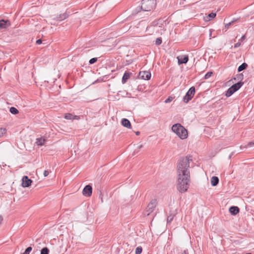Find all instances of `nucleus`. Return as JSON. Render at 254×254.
I'll return each mask as SVG.
<instances>
[{"mask_svg":"<svg viewBox=\"0 0 254 254\" xmlns=\"http://www.w3.org/2000/svg\"><path fill=\"white\" fill-rule=\"evenodd\" d=\"M92 192V187L90 185L86 186L83 190L82 193L84 196H90Z\"/></svg>","mask_w":254,"mask_h":254,"instance_id":"obj_8","label":"nucleus"},{"mask_svg":"<svg viewBox=\"0 0 254 254\" xmlns=\"http://www.w3.org/2000/svg\"><path fill=\"white\" fill-rule=\"evenodd\" d=\"M193 157L187 155L179 160L177 166V188L181 193L187 191L190 183V168Z\"/></svg>","mask_w":254,"mask_h":254,"instance_id":"obj_1","label":"nucleus"},{"mask_svg":"<svg viewBox=\"0 0 254 254\" xmlns=\"http://www.w3.org/2000/svg\"><path fill=\"white\" fill-rule=\"evenodd\" d=\"M142 252V248L141 247H137L135 250L136 254H140Z\"/></svg>","mask_w":254,"mask_h":254,"instance_id":"obj_23","label":"nucleus"},{"mask_svg":"<svg viewBox=\"0 0 254 254\" xmlns=\"http://www.w3.org/2000/svg\"><path fill=\"white\" fill-rule=\"evenodd\" d=\"M66 17H67L66 14L65 13H64L60 14L59 15H58L57 16V17L56 18V19L57 20H63L65 19Z\"/></svg>","mask_w":254,"mask_h":254,"instance_id":"obj_17","label":"nucleus"},{"mask_svg":"<svg viewBox=\"0 0 254 254\" xmlns=\"http://www.w3.org/2000/svg\"><path fill=\"white\" fill-rule=\"evenodd\" d=\"M174 216L175 215L169 216L167 218L168 222H171L173 220Z\"/></svg>","mask_w":254,"mask_h":254,"instance_id":"obj_27","label":"nucleus"},{"mask_svg":"<svg viewBox=\"0 0 254 254\" xmlns=\"http://www.w3.org/2000/svg\"><path fill=\"white\" fill-rule=\"evenodd\" d=\"M49 251L47 248H44L41 251V254H49Z\"/></svg>","mask_w":254,"mask_h":254,"instance_id":"obj_20","label":"nucleus"},{"mask_svg":"<svg viewBox=\"0 0 254 254\" xmlns=\"http://www.w3.org/2000/svg\"><path fill=\"white\" fill-rule=\"evenodd\" d=\"M195 93V88L191 87L190 88L188 92L186 93V96L184 97V101L185 103H188L193 96Z\"/></svg>","mask_w":254,"mask_h":254,"instance_id":"obj_6","label":"nucleus"},{"mask_svg":"<svg viewBox=\"0 0 254 254\" xmlns=\"http://www.w3.org/2000/svg\"><path fill=\"white\" fill-rule=\"evenodd\" d=\"M135 134H136L137 135H138L140 134V132H139V131H136V132H135Z\"/></svg>","mask_w":254,"mask_h":254,"instance_id":"obj_39","label":"nucleus"},{"mask_svg":"<svg viewBox=\"0 0 254 254\" xmlns=\"http://www.w3.org/2000/svg\"><path fill=\"white\" fill-rule=\"evenodd\" d=\"M243 82H239L237 83L234 84L231 87H230L226 92V96L227 97H230L234 92L239 90L241 86L243 85Z\"/></svg>","mask_w":254,"mask_h":254,"instance_id":"obj_4","label":"nucleus"},{"mask_svg":"<svg viewBox=\"0 0 254 254\" xmlns=\"http://www.w3.org/2000/svg\"><path fill=\"white\" fill-rule=\"evenodd\" d=\"M216 13L212 12L209 14L206 17H204V20L205 21H208L214 18L216 16Z\"/></svg>","mask_w":254,"mask_h":254,"instance_id":"obj_16","label":"nucleus"},{"mask_svg":"<svg viewBox=\"0 0 254 254\" xmlns=\"http://www.w3.org/2000/svg\"><path fill=\"white\" fill-rule=\"evenodd\" d=\"M156 204V200L153 199L151 200L146 208L145 211L144 212V215L148 216L151 213H152L154 211Z\"/></svg>","mask_w":254,"mask_h":254,"instance_id":"obj_5","label":"nucleus"},{"mask_svg":"<svg viewBox=\"0 0 254 254\" xmlns=\"http://www.w3.org/2000/svg\"><path fill=\"white\" fill-rule=\"evenodd\" d=\"M46 139L43 137H40L36 139L35 143L38 146L44 145L46 142Z\"/></svg>","mask_w":254,"mask_h":254,"instance_id":"obj_14","label":"nucleus"},{"mask_svg":"<svg viewBox=\"0 0 254 254\" xmlns=\"http://www.w3.org/2000/svg\"><path fill=\"white\" fill-rule=\"evenodd\" d=\"M142 147V145H140L138 147L141 148Z\"/></svg>","mask_w":254,"mask_h":254,"instance_id":"obj_40","label":"nucleus"},{"mask_svg":"<svg viewBox=\"0 0 254 254\" xmlns=\"http://www.w3.org/2000/svg\"><path fill=\"white\" fill-rule=\"evenodd\" d=\"M3 221V217L1 215H0V225L1 224Z\"/></svg>","mask_w":254,"mask_h":254,"instance_id":"obj_35","label":"nucleus"},{"mask_svg":"<svg viewBox=\"0 0 254 254\" xmlns=\"http://www.w3.org/2000/svg\"><path fill=\"white\" fill-rule=\"evenodd\" d=\"M172 131L181 139H185L188 136V130L180 124H176L172 127Z\"/></svg>","mask_w":254,"mask_h":254,"instance_id":"obj_2","label":"nucleus"},{"mask_svg":"<svg viewBox=\"0 0 254 254\" xmlns=\"http://www.w3.org/2000/svg\"><path fill=\"white\" fill-rule=\"evenodd\" d=\"M49 173L48 172V171H47V170H45L44 172V177H47L48 176V175H49Z\"/></svg>","mask_w":254,"mask_h":254,"instance_id":"obj_30","label":"nucleus"},{"mask_svg":"<svg viewBox=\"0 0 254 254\" xmlns=\"http://www.w3.org/2000/svg\"><path fill=\"white\" fill-rule=\"evenodd\" d=\"M36 43L37 44H40L42 43V40L41 39H38L36 41Z\"/></svg>","mask_w":254,"mask_h":254,"instance_id":"obj_33","label":"nucleus"},{"mask_svg":"<svg viewBox=\"0 0 254 254\" xmlns=\"http://www.w3.org/2000/svg\"><path fill=\"white\" fill-rule=\"evenodd\" d=\"M64 118L67 120H71L72 119V115L70 114H67L65 115Z\"/></svg>","mask_w":254,"mask_h":254,"instance_id":"obj_26","label":"nucleus"},{"mask_svg":"<svg viewBox=\"0 0 254 254\" xmlns=\"http://www.w3.org/2000/svg\"><path fill=\"white\" fill-rule=\"evenodd\" d=\"M213 74V72H211V71H210V72H208L205 75V76H204V78L205 79H207L208 78H209L210 77H211L212 76V75Z\"/></svg>","mask_w":254,"mask_h":254,"instance_id":"obj_22","label":"nucleus"},{"mask_svg":"<svg viewBox=\"0 0 254 254\" xmlns=\"http://www.w3.org/2000/svg\"><path fill=\"white\" fill-rule=\"evenodd\" d=\"M247 66H248V65L247 64L243 63V64H242L241 65H240L238 67V71L240 72V71L243 70L244 69H246V67H247Z\"/></svg>","mask_w":254,"mask_h":254,"instance_id":"obj_18","label":"nucleus"},{"mask_svg":"<svg viewBox=\"0 0 254 254\" xmlns=\"http://www.w3.org/2000/svg\"><path fill=\"white\" fill-rule=\"evenodd\" d=\"M131 74V73L128 72H126L124 73V74L123 76V78H122L123 83H125L127 82V80L129 78Z\"/></svg>","mask_w":254,"mask_h":254,"instance_id":"obj_15","label":"nucleus"},{"mask_svg":"<svg viewBox=\"0 0 254 254\" xmlns=\"http://www.w3.org/2000/svg\"><path fill=\"white\" fill-rule=\"evenodd\" d=\"M252 254L249 253V254Z\"/></svg>","mask_w":254,"mask_h":254,"instance_id":"obj_41","label":"nucleus"},{"mask_svg":"<svg viewBox=\"0 0 254 254\" xmlns=\"http://www.w3.org/2000/svg\"><path fill=\"white\" fill-rule=\"evenodd\" d=\"M211 34H212V30H209V37H210L211 36Z\"/></svg>","mask_w":254,"mask_h":254,"instance_id":"obj_38","label":"nucleus"},{"mask_svg":"<svg viewBox=\"0 0 254 254\" xmlns=\"http://www.w3.org/2000/svg\"><path fill=\"white\" fill-rule=\"evenodd\" d=\"M173 100V98L171 96L168 97L167 99H166L165 101V103H168L171 102Z\"/></svg>","mask_w":254,"mask_h":254,"instance_id":"obj_25","label":"nucleus"},{"mask_svg":"<svg viewBox=\"0 0 254 254\" xmlns=\"http://www.w3.org/2000/svg\"><path fill=\"white\" fill-rule=\"evenodd\" d=\"M248 145L250 147H252V146H254V142H250L248 144Z\"/></svg>","mask_w":254,"mask_h":254,"instance_id":"obj_34","label":"nucleus"},{"mask_svg":"<svg viewBox=\"0 0 254 254\" xmlns=\"http://www.w3.org/2000/svg\"><path fill=\"white\" fill-rule=\"evenodd\" d=\"M122 125L127 128H131V124L130 122L127 119H123L122 121Z\"/></svg>","mask_w":254,"mask_h":254,"instance_id":"obj_12","label":"nucleus"},{"mask_svg":"<svg viewBox=\"0 0 254 254\" xmlns=\"http://www.w3.org/2000/svg\"><path fill=\"white\" fill-rule=\"evenodd\" d=\"M219 183V179L217 177L213 176L211 178L210 183L212 186L214 187L218 185Z\"/></svg>","mask_w":254,"mask_h":254,"instance_id":"obj_11","label":"nucleus"},{"mask_svg":"<svg viewBox=\"0 0 254 254\" xmlns=\"http://www.w3.org/2000/svg\"><path fill=\"white\" fill-rule=\"evenodd\" d=\"M240 43H237L236 44H235L234 45V48H238L240 46Z\"/></svg>","mask_w":254,"mask_h":254,"instance_id":"obj_31","label":"nucleus"},{"mask_svg":"<svg viewBox=\"0 0 254 254\" xmlns=\"http://www.w3.org/2000/svg\"><path fill=\"white\" fill-rule=\"evenodd\" d=\"M6 132V130L4 128H0V137L2 136Z\"/></svg>","mask_w":254,"mask_h":254,"instance_id":"obj_21","label":"nucleus"},{"mask_svg":"<svg viewBox=\"0 0 254 254\" xmlns=\"http://www.w3.org/2000/svg\"><path fill=\"white\" fill-rule=\"evenodd\" d=\"M178 60V63L179 65L182 64H186L189 60V58L187 55H182L177 57Z\"/></svg>","mask_w":254,"mask_h":254,"instance_id":"obj_10","label":"nucleus"},{"mask_svg":"<svg viewBox=\"0 0 254 254\" xmlns=\"http://www.w3.org/2000/svg\"><path fill=\"white\" fill-rule=\"evenodd\" d=\"M156 4V0H143L141 9L144 11H150L155 7Z\"/></svg>","mask_w":254,"mask_h":254,"instance_id":"obj_3","label":"nucleus"},{"mask_svg":"<svg viewBox=\"0 0 254 254\" xmlns=\"http://www.w3.org/2000/svg\"><path fill=\"white\" fill-rule=\"evenodd\" d=\"M161 42H162V40L160 38H157L156 40V44L157 45H160L161 44Z\"/></svg>","mask_w":254,"mask_h":254,"instance_id":"obj_29","label":"nucleus"},{"mask_svg":"<svg viewBox=\"0 0 254 254\" xmlns=\"http://www.w3.org/2000/svg\"><path fill=\"white\" fill-rule=\"evenodd\" d=\"M5 24H6V22L4 20H0V27L5 28Z\"/></svg>","mask_w":254,"mask_h":254,"instance_id":"obj_24","label":"nucleus"},{"mask_svg":"<svg viewBox=\"0 0 254 254\" xmlns=\"http://www.w3.org/2000/svg\"><path fill=\"white\" fill-rule=\"evenodd\" d=\"M10 112L11 114L16 115L18 113V110L15 107H11L10 108Z\"/></svg>","mask_w":254,"mask_h":254,"instance_id":"obj_19","label":"nucleus"},{"mask_svg":"<svg viewBox=\"0 0 254 254\" xmlns=\"http://www.w3.org/2000/svg\"><path fill=\"white\" fill-rule=\"evenodd\" d=\"M96 61H97V59L96 58H92V59L90 60L89 63L90 64H93L94 63H95Z\"/></svg>","mask_w":254,"mask_h":254,"instance_id":"obj_28","label":"nucleus"},{"mask_svg":"<svg viewBox=\"0 0 254 254\" xmlns=\"http://www.w3.org/2000/svg\"><path fill=\"white\" fill-rule=\"evenodd\" d=\"M32 183V181L28 179L27 176H24L22 179L21 186L23 188L28 187L31 185Z\"/></svg>","mask_w":254,"mask_h":254,"instance_id":"obj_9","label":"nucleus"},{"mask_svg":"<svg viewBox=\"0 0 254 254\" xmlns=\"http://www.w3.org/2000/svg\"><path fill=\"white\" fill-rule=\"evenodd\" d=\"M29 253L30 252H27V251L25 250L23 254H29Z\"/></svg>","mask_w":254,"mask_h":254,"instance_id":"obj_37","label":"nucleus"},{"mask_svg":"<svg viewBox=\"0 0 254 254\" xmlns=\"http://www.w3.org/2000/svg\"><path fill=\"white\" fill-rule=\"evenodd\" d=\"M229 211L232 215H236L239 212V209L237 206H231L229 208Z\"/></svg>","mask_w":254,"mask_h":254,"instance_id":"obj_13","label":"nucleus"},{"mask_svg":"<svg viewBox=\"0 0 254 254\" xmlns=\"http://www.w3.org/2000/svg\"><path fill=\"white\" fill-rule=\"evenodd\" d=\"M231 23H232L231 22H229V23L225 25V27H227V28H228L229 26L231 25Z\"/></svg>","mask_w":254,"mask_h":254,"instance_id":"obj_36","label":"nucleus"},{"mask_svg":"<svg viewBox=\"0 0 254 254\" xmlns=\"http://www.w3.org/2000/svg\"><path fill=\"white\" fill-rule=\"evenodd\" d=\"M139 78L143 80H149L151 77V73L148 71H140L138 74Z\"/></svg>","mask_w":254,"mask_h":254,"instance_id":"obj_7","label":"nucleus"},{"mask_svg":"<svg viewBox=\"0 0 254 254\" xmlns=\"http://www.w3.org/2000/svg\"><path fill=\"white\" fill-rule=\"evenodd\" d=\"M26 250L27 251V252H30L32 250V248L31 247H29L28 248H27Z\"/></svg>","mask_w":254,"mask_h":254,"instance_id":"obj_32","label":"nucleus"}]
</instances>
